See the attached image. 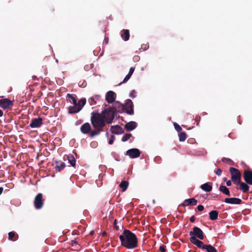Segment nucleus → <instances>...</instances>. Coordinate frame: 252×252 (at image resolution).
Wrapping results in <instances>:
<instances>
[{"label": "nucleus", "mask_w": 252, "mask_h": 252, "mask_svg": "<svg viewBox=\"0 0 252 252\" xmlns=\"http://www.w3.org/2000/svg\"><path fill=\"white\" fill-rule=\"evenodd\" d=\"M179 141L180 142L184 141L187 138V134L185 132H181L179 134Z\"/></svg>", "instance_id": "473e14b6"}, {"label": "nucleus", "mask_w": 252, "mask_h": 252, "mask_svg": "<svg viewBox=\"0 0 252 252\" xmlns=\"http://www.w3.org/2000/svg\"><path fill=\"white\" fill-rule=\"evenodd\" d=\"M190 222H194L195 221V217L194 216H191L189 219Z\"/></svg>", "instance_id": "de8ad7c7"}, {"label": "nucleus", "mask_w": 252, "mask_h": 252, "mask_svg": "<svg viewBox=\"0 0 252 252\" xmlns=\"http://www.w3.org/2000/svg\"><path fill=\"white\" fill-rule=\"evenodd\" d=\"M117 220H115L114 221V223H113V224H114V226L115 227V228L117 229V230H118L119 229V227L117 225Z\"/></svg>", "instance_id": "49530a36"}, {"label": "nucleus", "mask_w": 252, "mask_h": 252, "mask_svg": "<svg viewBox=\"0 0 252 252\" xmlns=\"http://www.w3.org/2000/svg\"><path fill=\"white\" fill-rule=\"evenodd\" d=\"M125 111L128 115H133L134 113L133 104L131 99H128L126 100L125 105Z\"/></svg>", "instance_id": "6e6552de"}, {"label": "nucleus", "mask_w": 252, "mask_h": 252, "mask_svg": "<svg viewBox=\"0 0 252 252\" xmlns=\"http://www.w3.org/2000/svg\"><path fill=\"white\" fill-rule=\"evenodd\" d=\"M121 246L128 249H133L138 246V238L136 235L128 229H124L120 235Z\"/></svg>", "instance_id": "f257e3e1"}, {"label": "nucleus", "mask_w": 252, "mask_h": 252, "mask_svg": "<svg viewBox=\"0 0 252 252\" xmlns=\"http://www.w3.org/2000/svg\"><path fill=\"white\" fill-rule=\"evenodd\" d=\"M86 102V99L85 98H83L81 99L78 102H77V106L78 107V109H80V110H82L83 106L85 105Z\"/></svg>", "instance_id": "c756f323"}, {"label": "nucleus", "mask_w": 252, "mask_h": 252, "mask_svg": "<svg viewBox=\"0 0 252 252\" xmlns=\"http://www.w3.org/2000/svg\"><path fill=\"white\" fill-rule=\"evenodd\" d=\"M209 218L212 220H216L218 217V212L217 211H211L209 212Z\"/></svg>", "instance_id": "a878e982"}, {"label": "nucleus", "mask_w": 252, "mask_h": 252, "mask_svg": "<svg viewBox=\"0 0 252 252\" xmlns=\"http://www.w3.org/2000/svg\"><path fill=\"white\" fill-rule=\"evenodd\" d=\"M13 105V101L8 98H5L0 99V107L4 110L9 108L11 109Z\"/></svg>", "instance_id": "0eeeda50"}, {"label": "nucleus", "mask_w": 252, "mask_h": 252, "mask_svg": "<svg viewBox=\"0 0 252 252\" xmlns=\"http://www.w3.org/2000/svg\"><path fill=\"white\" fill-rule=\"evenodd\" d=\"M224 201L226 203L231 204H240L242 202L241 199L235 197L226 198Z\"/></svg>", "instance_id": "dca6fc26"}, {"label": "nucleus", "mask_w": 252, "mask_h": 252, "mask_svg": "<svg viewBox=\"0 0 252 252\" xmlns=\"http://www.w3.org/2000/svg\"><path fill=\"white\" fill-rule=\"evenodd\" d=\"M132 136V134L130 133H126L123 136L122 138V141L123 142H126Z\"/></svg>", "instance_id": "72a5a7b5"}, {"label": "nucleus", "mask_w": 252, "mask_h": 252, "mask_svg": "<svg viewBox=\"0 0 252 252\" xmlns=\"http://www.w3.org/2000/svg\"><path fill=\"white\" fill-rule=\"evenodd\" d=\"M190 241L192 244L200 249L204 250V248L205 247V245L204 244L203 242L196 238L192 237V240H190Z\"/></svg>", "instance_id": "a211bd4d"}, {"label": "nucleus", "mask_w": 252, "mask_h": 252, "mask_svg": "<svg viewBox=\"0 0 252 252\" xmlns=\"http://www.w3.org/2000/svg\"><path fill=\"white\" fill-rule=\"evenodd\" d=\"M100 114L102 115L105 122L108 124L112 123L115 115V111L111 107L104 109Z\"/></svg>", "instance_id": "7ed1b4c3"}, {"label": "nucleus", "mask_w": 252, "mask_h": 252, "mask_svg": "<svg viewBox=\"0 0 252 252\" xmlns=\"http://www.w3.org/2000/svg\"><path fill=\"white\" fill-rule=\"evenodd\" d=\"M89 102H90L91 105H93L94 104H96V102L94 100V98H89Z\"/></svg>", "instance_id": "ea45409f"}, {"label": "nucleus", "mask_w": 252, "mask_h": 252, "mask_svg": "<svg viewBox=\"0 0 252 252\" xmlns=\"http://www.w3.org/2000/svg\"><path fill=\"white\" fill-rule=\"evenodd\" d=\"M80 130L81 132L83 134H88L91 133V126L90 124L89 123H85L83 125L81 126Z\"/></svg>", "instance_id": "2eb2a0df"}, {"label": "nucleus", "mask_w": 252, "mask_h": 252, "mask_svg": "<svg viewBox=\"0 0 252 252\" xmlns=\"http://www.w3.org/2000/svg\"><path fill=\"white\" fill-rule=\"evenodd\" d=\"M219 190L222 192L224 194L229 196H230V193L229 190V189L227 188L225 186L221 185L219 187Z\"/></svg>", "instance_id": "393cba45"}, {"label": "nucleus", "mask_w": 252, "mask_h": 252, "mask_svg": "<svg viewBox=\"0 0 252 252\" xmlns=\"http://www.w3.org/2000/svg\"><path fill=\"white\" fill-rule=\"evenodd\" d=\"M215 173L218 175L220 176L222 173V171L220 168H218L216 171H215Z\"/></svg>", "instance_id": "a19ab883"}, {"label": "nucleus", "mask_w": 252, "mask_h": 252, "mask_svg": "<svg viewBox=\"0 0 252 252\" xmlns=\"http://www.w3.org/2000/svg\"><path fill=\"white\" fill-rule=\"evenodd\" d=\"M246 183H244L242 182H240L239 185H240L239 189L242 190L244 192H247L250 189L249 186L247 185Z\"/></svg>", "instance_id": "412c9836"}, {"label": "nucleus", "mask_w": 252, "mask_h": 252, "mask_svg": "<svg viewBox=\"0 0 252 252\" xmlns=\"http://www.w3.org/2000/svg\"><path fill=\"white\" fill-rule=\"evenodd\" d=\"M243 177L247 184L252 185V170H245L244 171Z\"/></svg>", "instance_id": "1a4fd4ad"}, {"label": "nucleus", "mask_w": 252, "mask_h": 252, "mask_svg": "<svg viewBox=\"0 0 252 252\" xmlns=\"http://www.w3.org/2000/svg\"><path fill=\"white\" fill-rule=\"evenodd\" d=\"M141 152L138 149L133 148L127 150L126 155L128 156L131 158H137L140 155Z\"/></svg>", "instance_id": "9b49d317"}, {"label": "nucleus", "mask_w": 252, "mask_h": 252, "mask_svg": "<svg viewBox=\"0 0 252 252\" xmlns=\"http://www.w3.org/2000/svg\"><path fill=\"white\" fill-rule=\"evenodd\" d=\"M223 180H224V181H226V178H224L223 179Z\"/></svg>", "instance_id": "4d7b16f0"}, {"label": "nucleus", "mask_w": 252, "mask_h": 252, "mask_svg": "<svg viewBox=\"0 0 252 252\" xmlns=\"http://www.w3.org/2000/svg\"><path fill=\"white\" fill-rule=\"evenodd\" d=\"M56 170L58 172H60L65 167V164L61 161H56Z\"/></svg>", "instance_id": "4be33fe9"}, {"label": "nucleus", "mask_w": 252, "mask_h": 252, "mask_svg": "<svg viewBox=\"0 0 252 252\" xmlns=\"http://www.w3.org/2000/svg\"><path fill=\"white\" fill-rule=\"evenodd\" d=\"M128 186V182L126 181H123L120 183L119 187L122 189L123 191L126 190Z\"/></svg>", "instance_id": "7c9ffc66"}, {"label": "nucleus", "mask_w": 252, "mask_h": 252, "mask_svg": "<svg viewBox=\"0 0 252 252\" xmlns=\"http://www.w3.org/2000/svg\"><path fill=\"white\" fill-rule=\"evenodd\" d=\"M204 250H206L207 252H217V249L211 245H205Z\"/></svg>", "instance_id": "2f4dec72"}, {"label": "nucleus", "mask_w": 252, "mask_h": 252, "mask_svg": "<svg viewBox=\"0 0 252 252\" xmlns=\"http://www.w3.org/2000/svg\"><path fill=\"white\" fill-rule=\"evenodd\" d=\"M221 160L223 162L226 163L230 164V165L232 164V163L233 162V161L231 159L226 158H222Z\"/></svg>", "instance_id": "f704fd0d"}, {"label": "nucleus", "mask_w": 252, "mask_h": 252, "mask_svg": "<svg viewBox=\"0 0 252 252\" xmlns=\"http://www.w3.org/2000/svg\"><path fill=\"white\" fill-rule=\"evenodd\" d=\"M135 92L134 90H133L130 94V96L132 98H134L136 96V95H135Z\"/></svg>", "instance_id": "c03bdc74"}, {"label": "nucleus", "mask_w": 252, "mask_h": 252, "mask_svg": "<svg viewBox=\"0 0 252 252\" xmlns=\"http://www.w3.org/2000/svg\"><path fill=\"white\" fill-rule=\"evenodd\" d=\"M159 250L162 252H165L166 251L165 246L163 245L159 247Z\"/></svg>", "instance_id": "79ce46f5"}, {"label": "nucleus", "mask_w": 252, "mask_h": 252, "mask_svg": "<svg viewBox=\"0 0 252 252\" xmlns=\"http://www.w3.org/2000/svg\"><path fill=\"white\" fill-rule=\"evenodd\" d=\"M132 75V74L128 73V74L126 75V76L125 77V78H124V79L123 80V81L121 82L119 85H121L122 84V83H126L129 79L131 77V76Z\"/></svg>", "instance_id": "c9c22d12"}, {"label": "nucleus", "mask_w": 252, "mask_h": 252, "mask_svg": "<svg viewBox=\"0 0 252 252\" xmlns=\"http://www.w3.org/2000/svg\"><path fill=\"white\" fill-rule=\"evenodd\" d=\"M3 111L0 109V117H2L3 115Z\"/></svg>", "instance_id": "603ef678"}, {"label": "nucleus", "mask_w": 252, "mask_h": 252, "mask_svg": "<svg viewBox=\"0 0 252 252\" xmlns=\"http://www.w3.org/2000/svg\"><path fill=\"white\" fill-rule=\"evenodd\" d=\"M137 127V124L136 122L133 121H131L127 124H126L125 126V127L127 131H130L134 129Z\"/></svg>", "instance_id": "6ab92c4d"}, {"label": "nucleus", "mask_w": 252, "mask_h": 252, "mask_svg": "<svg viewBox=\"0 0 252 252\" xmlns=\"http://www.w3.org/2000/svg\"><path fill=\"white\" fill-rule=\"evenodd\" d=\"M116 94L112 91H108L105 95V99L108 103H112L115 101Z\"/></svg>", "instance_id": "f8f14e48"}, {"label": "nucleus", "mask_w": 252, "mask_h": 252, "mask_svg": "<svg viewBox=\"0 0 252 252\" xmlns=\"http://www.w3.org/2000/svg\"><path fill=\"white\" fill-rule=\"evenodd\" d=\"M3 190V188L0 187V195H1V193H2Z\"/></svg>", "instance_id": "3c124183"}, {"label": "nucleus", "mask_w": 252, "mask_h": 252, "mask_svg": "<svg viewBox=\"0 0 252 252\" xmlns=\"http://www.w3.org/2000/svg\"><path fill=\"white\" fill-rule=\"evenodd\" d=\"M107 235V233L105 231H103L102 233V235L104 236H106Z\"/></svg>", "instance_id": "864d4df0"}, {"label": "nucleus", "mask_w": 252, "mask_h": 252, "mask_svg": "<svg viewBox=\"0 0 252 252\" xmlns=\"http://www.w3.org/2000/svg\"><path fill=\"white\" fill-rule=\"evenodd\" d=\"M115 137L113 135H111L110 138L108 141V143L110 145L112 144L115 140Z\"/></svg>", "instance_id": "58836bf2"}, {"label": "nucleus", "mask_w": 252, "mask_h": 252, "mask_svg": "<svg viewBox=\"0 0 252 252\" xmlns=\"http://www.w3.org/2000/svg\"><path fill=\"white\" fill-rule=\"evenodd\" d=\"M109 41V38L108 37H105L104 39V42L105 43V44H108Z\"/></svg>", "instance_id": "09e8293b"}, {"label": "nucleus", "mask_w": 252, "mask_h": 252, "mask_svg": "<svg viewBox=\"0 0 252 252\" xmlns=\"http://www.w3.org/2000/svg\"><path fill=\"white\" fill-rule=\"evenodd\" d=\"M67 100L70 103H72L73 105H77V99L75 94H67L66 95Z\"/></svg>", "instance_id": "aec40b11"}, {"label": "nucleus", "mask_w": 252, "mask_h": 252, "mask_svg": "<svg viewBox=\"0 0 252 252\" xmlns=\"http://www.w3.org/2000/svg\"><path fill=\"white\" fill-rule=\"evenodd\" d=\"M94 230H92L90 231V234L91 235H93L94 234Z\"/></svg>", "instance_id": "5fc2aeb1"}, {"label": "nucleus", "mask_w": 252, "mask_h": 252, "mask_svg": "<svg viewBox=\"0 0 252 252\" xmlns=\"http://www.w3.org/2000/svg\"><path fill=\"white\" fill-rule=\"evenodd\" d=\"M229 171L231 175V179L232 181L234 184L238 185L241 181V174L240 172L238 169L234 167H230Z\"/></svg>", "instance_id": "20e7f679"}, {"label": "nucleus", "mask_w": 252, "mask_h": 252, "mask_svg": "<svg viewBox=\"0 0 252 252\" xmlns=\"http://www.w3.org/2000/svg\"><path fill=\"white\" fill-rule=\"evenodd\" d=\"M134 69H135V68L133 67H131L129 69V72L128 73L131 74H132L134 71Z\"/></svg>", "instance_id": "a18cd8bd"}, {"label": "nucleus", "mask_w": 252, "mask_h": 252, "mask_svg": "<svg viewBox=\"0 0 252 252\" xmlns=\"http://www.w3.org/2000/svg\"><path fill=\"white\" fill-rule=\"evenodd\" d=\"M67 159L68 160L69 163L72 166L75 167L76 165V159L72 155H69L67 156Z\"/></svg>", "instance_id": "c85d7f7f"}, {"label": "nucleus", "mask_w": 252, "mask_h": 252, "mask_svg": "<svg viewBox=\"0 0 252 252\" xmlns=\"http://www.w3.org/2000/svg\"><path fill=\"white\" fill-rule=\"evenodd\" d=\"M113 110L118 113H123L125 111V106L124 104L120 103L118 102H116L114 103L113 107Z\"/></svg>", "instance_id": "ddd939ff"}, {"label": "nucleus", "mask_w": 252, "mask_h": 252, "mask_svg": "<svg viewBox=\"0 0 252 252\" xmlns=\"http://www.w3.org/2000/svg\"><path fill=\"white\" fill-rule=\"evenodd\" d=\"M200 188L202 190L207 192L210 191L212 189V186L209 185L208 183H205L202 185Z\"/></svg>", "instance_id": "cd10ccee"}, {"label": "nucleus", "mask_w": 252, "mask_h": 252, "mask_svg": "<svg viewBox=\"0 0 252 252\" xmlns=\"http://www.w3.org/2000/svg\"><path fill=\"white\" fill-rule=\"evenodd\" d=\"M204 206L202 205H199L198 206H197V209L198 211H202L204 210Z\"/></svg>", "instance_id": "37998d69"}, {"label": "nucleus", "mask_w": 252, "mask_h": 252, "mask_svg": "<svg viewBox=\"0 0 252 252\" xmlns=\"http://www.w3.org/2000/svg\"><path fill=\"white\" fill-rule=\"evenodd\" d=\"M91 122L93 127L94 128L90 133V136L93 137L103 131V128L105 126L106 123L102 117V115L97 111L92 112Z\"/></svg>", "instance_id": "f03ea898"}, {"label": "nucleus", "mask_w": 252, "mask_h": 252, "mask_svg": "<svg viewBox=\"0 0 252 252\" xmlns=\"http://www.w3.org/2000/svg\"><path fill=\"white\" fill-rule=\"evenodd\" d=\"M74 244H78L77 242L75 240L74 241Z\"/></svg>", "instance_id": "6e6d98bb"}, {"label": "nucleus", "mask_w": 252, "mask_h": 252, "mask_svg": "<svg viewBox=\"0 0 252 252\" xmlns=\"http://www.w3.org/2000/svg\"><path fill=\"white\" fill-rule=\"evenodd\" d=\"M121 36L125 41H127L129 38V31L128 30H123L122 31Z\"/></svg>", "instance_id": "5701e85b"}, {"label": "nucleus", "mask_w": 252, "mask_h": 252, "mask_svg": "<svg viewBox=\"0 0 252 252\" xmlns=\"http://www.w3.org/2000/svg\"><path fill=\"white\" fill-rule=\"evenodd\" d=\"M43 124V120L41 118H33L30 124V126L32 128L40 127Z\"/></svg>", "instance_id": "9d476101"}, {"label": "nucleus", "mask_w": 252, "mask_h": 252, "mask_svg": "<svg viewBox=\"0 0 252 252\" xmlns=\"http://www.w3.org/2000/svg\"><path fill=\"white\" fill-rule=\"evenodd\" d=\"M110 130L112 133L116 134H121L124 133L123 128L119 125L112 126Z\"/></svg>", "instance_id": "f3484780"}, {"label": "nucleus", "mask_w": 252, "mask_h": 252, "mask_svg": "<svg viewBox=\"0 0 252 252\" xmlns=\"http://www.w3.org/2000/svg\"><path fill=\"white\" fill-rule=\"evenodd\" d=\"M174 128H175V130L177 132H180L182 131V127L177 123H174Z\"/></svg>", "instance_id": "4c0bfd02"}, {"label": "nucleus", "mask_w": 252, "mask_h": 252, "mask_svg": "<svg viewBox=\"0 0 252 252\" xmlns=\"http://www.w3.org/2000/svg\"><path fill=\"white\" fill-rule=\"evenodd\" d=\"M80 111V109H78L77 105H74L73 106H70L68 108V111L69 114H74L79 112Z\"/></svg>", "instance_id": "b1692460"}, {"label": "nucleus", "mask_w": 252, "mask_h": 252, "mask_svg": "<svg viewBox=\"0 0 252 252\" xmlns=\"http://www.w3.org/2000/svg\"><path fill=\"white\" fill-rule=\"evenodd\" d=\"M44 199L43 198V195L41 193H38L35 197L33 203L35 209H40L44 205Z\"/></svg>", "instance_id": "423d86ee"}, {"label": "nucleus", "mask_w": 252, "mask_h": 252, "mask_svg": "<svg viewBox=\"0 0 252 252\" xmlns=\"http://www.w3.org/2000/svg\"><path fill=\"white\" fill-rule=\"evenodd\" d=\"M189 235L190 236V240H192V237L197 238L200 240H203L204 238L203 232L197 226H194L193 228L192 231L189 232Z\"/></svg>", "instance_id": "39448f33"}, {"label": "nucleus", "mask_w": 252, "mask_h": 252, "mask_svg": "<svg viewBox=\"0 0 252 252\" xmlns=\"http://www.w3.org/2000/svg\"><path fill=\"white\" fill-rule=\"evenodd\" d=\"M232 184L231 181L230 180H228L226 182L227 186H230Z\"/></svg>", "instance_id": "8fccbe9b"}, {"label": "nucleus", "mask_w": 252, "mask_h": 252, "mask_svg": "<svg viewBox=\"0 0 252 252\" xmlns=\"http://www.w3.org/2000/svg\"><path fill=\"white\" fill-rule=\"evenodd\" d=\"M132 75V74L128 73V74L126 75V76L125 77V78H124V79L123 80V81L121 82L119 85H121L122 84V83H126L129 79L131 77V76Z\"/></svg>", "instance_id": "e433bc0d"}, {"label": "nucleus", "mask_w": 252, "mask_h": 252, "mask_svg": "<svg viewBox=\"0 0 252 252\" xmlns=\"http://www.w3.org/2000/svg\"><path fill=\"white\" fill-rule=\"evenodd\" d=\"M18 239V235L15 232L11 231L8 233V239L11 241H15Z\"/></svg>", "instance_id": "bb28decb"}, {"label": "nucleus", "mask_w": 252, "mask_h": 252, "mask_svg": "<svg viewBox=\"0 0 252 252\" xmlns=\"http://www.w3.org/2000/svg\"><path fill=\"white\" fill-rule=\"evenodd\" d=\"M197 204V200L194 198L185 199L181 204L182 206H195Z\"/></svg>", "instance_id": "4468645a"}]
</instances>
